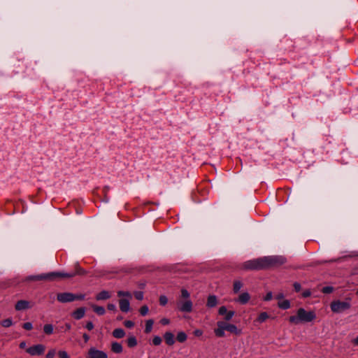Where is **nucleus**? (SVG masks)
Wrapping results in <instances>:
<instances>
[{"mask_svg":"<svg viewBox=\"0 0 358 358\" xmlns=\"http://www.w3.org/2000/svg\"><path fill=\"white\" fill-rule=\"evenodd\" d=\"M316 317L313 311H306L304 308H300L297 310V315L290 316L289 321L291 323L298 324L299 322H310Z\"/></svg>","mask_w":358,"mask_h":358,"instance_id":"obj_1","label":"nucleus"},{"mask_svg":"<svg viewBox=\"0 0 358 358\" xmlns=\"http://www.w3.org/2000/svg\"><path fill=\"white\" fill-rule=\"evenodd\" d=\"M263 260L264 269L280 266L287 262L286 258L280 255L264 257Z\"/></svg>","mask_w":358,"mask_h":358,"instance_id":"obj_2","label":"nucleus"},{"mask_svg":"<svg viewBox=\"0 0 358 358\" xmlns=\"http://www.w3.org/2000/svg\"><path fill=\"white\" fill-rule=\"evenodd\" d=\"M242 268L244 270H262L264 269L263 257L254 259L245 262Z\"/></svg>","mask_w":358,"mask_h":358,"instance_id":"obj_3","label":"nucleus"},{"mask_svg":"<svg viewBox=\"0 0 358 358\" xmlns=\"http://www.w3.org/2000/svg\"><path fill=\"white\" fill-rule=\"evenodd\" d=\"M87 274V271L81 268L78 263L75 264V271L70 273L57 272V278H73L76 275H85Z\"/></svg>","mask_w":358,"mask_h":358,"instance_id":"obj_4","label":"nucleus"},{"mask_svg":"<svg viewBox=\"0 0 358 358\" xmlns=\"http://www.w3.org/2000/svg\"><path fill=\"white\" fill-rule=\"evenodd\" d=\"M331 310L334 313H342L350 308V303L347 301H334L331 302Z\"/></svg>","mask_w":358,"mask_h":358,"instance_id":"obj_5","label":"nucleus"},{"mask_svg":"<svg viewBox=\"0 0 358 358\" xmlns=\"http://www.w3.org/2000/svg\"><path fill=\"white\" fill-rule=\"evenodd\" d=\"M28 280H45V281H54L57 279V272H50L48 273H42L40 275L29 276Z\"/></svg>","mask_w":358,"mask_h":358,"instance_id":"obj_6","label":"nucleus"},{"mask_svg":"<svg viewBox=\"0 0 358 358\" xmlns=\"http://www.w3.org/2000/svg\"><path fill=\"white\" fill-rule=\"evenodd\" d=\"M26 351L32 356L41 355L45 351V346L42 344L35 345L27 348Z\"/></svg>","mask_w":358,"mask_h":358,"instance_id":"obj_7","label":"nucleus"},{"mask_svg":"<svg viewBox=\"0 0 358 358\" xmlns=\"http://www.w3.org/2000/svg\"><path fill=\"white\" fill-rule=\"evenodd\" d=\"M57 299L61 303H69L73 301V294L71 292H62L57 294Z\"/></svg>","mask_w":358,"mask_h":358,"instance_id":"obj_8","label":"nucleus"},{"mask_svg":"<svg viewBox=\"0 0 358 358\" xmlns=\"http://www.w3.org/2000/svg\"><path fill=\"white\" fill-rule=\"evenodd\" d=\"M178 308L180 312L190 313L192 310V302L190 300L179 302L178 303Z\"/></svg>","mask_w":358,"mask_h":358,"instance_id":"obj_9","label":"nucleus"},{"mask_svg":"<svg viewBox=\"0 0 358 358\" xmlns=\"http://www.w3.org/2000/svg\"><path fill=\"white\" fill-rule=\"evenodd\" d=\"M90 358H108L106 352L101 350H96L94 348H91L88 351Z\"/></svg>","mask_w":358,"mask_h":358,"instance_id":"obj_10","label":"nucleus"},{"mask_svg":"<svg viewBox=\"0 0 358 358\" xmlns=\"http://www.w3.org/2000/svg\"><path fill=\"white\" fill-rule=\"evenodd\" d=\"M218 313L220 315H224V320L227 321L230 320L235 315V312L233 310L228 311L225 306H221L219 308Z\"/></svg>","mask_w":358,"mask_h":358,"instance_id":"obj_11","label":"nucleus"},{"mask_svg":"<svg viewBox=\"0 0 358 358\" xmlns=\"http://www.w3.org/2000/svg\"><path fill=\"white\" fill-rule=\"evenodd\" d=\"M120 309L122 312L127 313L129 310L130 304L128 299H121L119 300Z\"/></svg>","mask_w":358,"mask_h":358,"instance_id":"obj_12","label":"nucleus"},{"mask_svg":"<svg viewBox=\"0 0 358 358\" xmlns=\"http://www.w3.org/2000/svg\"><path fill=\"white\" fill-rule=\"evenodd\" d=\"M29 308V302L28 301H25V300L18 301L15 306V308L16 310H26Z\"/></svg>","mask_w":358,"mask_h":358,"instance_id":"obj_13","label":"nucleus"},{"mask_svg":"<svg viewBox=\"0 0 358 358\" xmlns=\"http://www.w3.org/2000/svg\"><path fill=\"white\" fill-rule=\"evenodd\" d=\"M85 308L81 307V308H79L76 309V310H74L72 313V316L76 320H80L85 316Z\"/></svg>","mask_w":358,"mask_h":358,"instance_id":"obj_14","label":"nucleus"},{"mask_svg":"<svg viewBox=\"0 0 358 358\" xmlns=\"http://www.w3.org/2000/svg\"><path fill=\"white\" fill-rule=\"evenodd\" d=\"M164 338L167 345H173L175 343L174 335L171 332H166L164 335Z\"/></svg>","mask_w":358,"mask_h":358,"instance_id":"obj_15","label":"nucleus"},{"mask_svg":"<svg viewBox=\"0 0 358 358\" xmlns=\"http://www.w3.org/2000/svg\"><path fill=\"white\" fill-rule=\"evenodd\" d=\"M250 299V296L248 292H243L238 296L236 301L239 302L241 304L247 303Z\"/></svg>","mask_w":358,"mask_h":358,"instance_id":"obj_16","label":"nucleus"},{"mask_svg":"<svg viewBox=\"0 0 358 358\" xmlns=\"http://www.w3.org/2000/svg\"><path fill=\"white\" fill-rule=\"evenodd\" d=\"M217 304V299L215 295H210L208 297L206 306L208 308L215 307Z\"/></svg>","mask_w":358,"mask_h":358,"instance_id":"obj_17","label":"nucleus"},{"mask_svg":"<svg viewBox=\"0 0 358 358\" xmlns=\"http://www.w3.org/2000/svg\"><path fill=\"white\" fill-rule=\"evenodd\" d=\"M110 297V293L108 291L103 290L98 293L96 296V299L98 301L100 300H106Z\"/></svg>","mask_w":358,"mask_h":358,"instance_id":"obj_18","label":"nucleus"},{"mask_svg":"<svg viewBox=\"0 0 358 358\" xmlns=\"http://www.w3.org/2000/svg\"><path fill=\"white\" fill-rule=\"evenodd\" d=\"M112 334H113V336L116 338H122L124 336L125 332H124V329H122L121 328H117V329H115L113 330Z\"/></svg>","mask_w":358,"mask_h":358,"instance_id":"obj_19","label":"nucleus"},{"mask_svg":"<svg viewBox=\"0 0 358 358\" xmlns=\"http://www.w3.org/2000/svg\"><path fill=\"white\" fill-rule=\"evenodd\" d=\"M111 350L115 353H121L122 352V346L117 342H113L111 345Z\"/></svg>","mask_w":358,"mask_h":358,"instance_id":"obj_20","label":"nucleus"},{"mask_svg":"<svg viewBox=\"0 0 358 358\" xmlns=\"http://www.w3.org/2000/svg\"><path fill=\"white\" fill-rule=\"evenodd\" d=\"M227 331L234 334L236 335H239L241 333V331L237 328L235 324H229L227 327Z\"/></svg>","mask_w":358,"mask_h":358,"instance_id":"obj_21","label":"nucleus"},{"mask_svg":"<svg viewBox=\"0 0 358 358\" xmlns=\"http://www.w3.org/2000/svg\"><path fill=\"white\" fill-rule=\"evenodd\" d=\"M92 308L94 313H96L99 315H103L105 314L106 310L105 308L103 306H99L97 305H92Z\"/></svg>","mask_w":358,"mask_h":358,"instance_id":"obj_22","label":"nucleus"},{"mask_svg":"<svg viewBox=\"0 0 358 358\" xmlns=\"http://www.w3.org/2000/svg\"><path fill=\"white\" fill-rule=\"evenodd\" d=\"M278 306L282 310H287L290 308V302L289 300L285 299L278 302Z\"/></svg>","mask_w":358,"mask_h":358,"instance_id":"obj_23","label":"nucleus"},{"mask_svg":"<svg viewBox=\"0 0 358 358\" xmlns=\"http://www.w3.org/2000/svg\"><path fill=\"white\" fill-rule=\"evenodd\" d=\"M154 320L152 319L148 320L145 322V333L148 334L152 329Z\"/></svg>","mask_w":358,"mask_h":358,"instance_id":"obj_24","label":"nucleus"},{"mask_svg":"<svg viewBox=\"0 0 358 358\" xmlns=\"http://www.w3.org/2000/svg\"><path fill=\"white\" fill-rule=\"evenodd\" d=\"M269 317L268 313L266 312L261 313L258 317L257 318V321L259 323H262L266 321Z\"/></svg>","mask_w":358,"mask_h":358,"instance_id":"obj_25","label":"nucleus"},{"mask_svg":"<svg viewBox=\"0 0 358 358\" xmlns=\"http://www.w3.org/2000/svg\"><path fill=\"white\" fill-rule=\"evenodd\" d=\"M187 338V334L184 331H180L178 333L176 339L180 343L185 342Z\"/></svg>","mask_w":358,"mask_h":358,"instance_id":"obj_26","label":"nucleus"},{"mask_svg":"<svg viewBox=\"0 0 358 358\" xmlns=\"http://www.w3.org/2000/svg\"><path fill=\"white\" fill-rule=\"evenodd\" d=\"M43 331L47 335H50L53 333V326L50 324H45L43 327Z\"/></svg>","mask_w":358,"mask_h":358,"instance_id":"obj_27","label":"nucleus"},{"mask_svg":"<svg viewBox=\"0 0 358 358\" xmlns=\"http://www.w3.org/2000/svg\"><path fill=\"white\" fill-rule=\"evenodd\" d=\"M242 287H243V283L241 281H239V280L234 281V286H233V290H234V293H238Z\"/></svg>","mask_w":358,"mask_h":358,"instance_id":"obj_28","label":"nucleus"},{"mask_svg":"<svg viewBox=\"0 0 358 358\" xmlns=\"http://www.w3.org/2000/svg\"><path fill=\"white\" fill-rule=\"evenodd\" d=\"M1 324L3 327H9L13 324V321L10 318H7L1 320Z\"/></svg>","mask_w":358,"mask_h":358,"instance_id":"obj_29","label":"nucleus"},{"mask_svg":"<svg viewBox=\"0 0 358 358\" xmlns=\"http://www.w3.org/2000/svg\"><path fill=\"white\" fill-rule=\"evenodd\" d=\"M214 332L216 336L220 338L224 337L225 336L224 331L218 327L214 330Z\"/></svg>","mask_w":358,"mask_h":358,"instance_id":"obj_30","label":"nucleus"},{"mask_svg":"<svg viewBox=\"0 0 358 358\" xmlns=\"http://www.w3.org/2000/svg\"><path fill=\"white\" fill-rule=\"evenodd\" d=\"M148 311H149V308L147 305H144L140 309H139V313L140 314L142 315V316H145L148 313Z\"/></svg>","mask_w":358,"mask_h":358,"instance_id":"obj_31","label":"nucleus"},{"mask_svg":"<svg viewBox=\"0 0 358 358\" xmlns=\"http://www.w3.org/2000/svg\"><path fill=\"white\" fill-rule=\"evenodd\" d=\"M162 338L159 336H154L152 339V344L154 345H159L162 343Z\"/></svg>","mask_w":358,"mask_h":358,"instance_id":"obj_32","label":"nucleus"},{"mask_svg":"<svg viewBox=\"0 0 358 358\" xmlns=\"http://www.w3.org/2000/svg\"><path fill=\"white\" fill-rule=\"evenodd\" d=\"M334 287L331 286H326L322 289V292L324 294H330L333 292Z\"/></svg>","mask_w":358,"mask_h":358,"instance_id":"obj_33","label":"nucleus"},{"mask_svg":"<svg viewBox=\"0 0 358 358\" xmlns=\"http://www.w3.org/2000/svg\"><path fill=\"white\" fill-rule=\"evenodd\" d=\"M168 303V299L166 296L164 295H162L160 296L159 297V304L161 306H164L165 305H166Z\"/></svg>","mask_w":358,"mask_h":358,"instance_id":"obj_34","label":"nucleus"},{"mask_svg":"<svg viewBox=\"0 0 358 358\" xmlns=\"http://www.w3.org/2000/svg\"><path fill=\"white\" fill-rule=\"evenodd\" d=\"M229 323H227L225 322H217V325L218 327L221 328L224 331H227V327L229 325Z\"/></svg>","mask_w":358,"mask_h":358,"instance_id":"obj_35","label":"nucleus"},{"mask_svg":"<svg viewBox=\"0 0 358 358\" xmlns=\"http://www.w3.org/2000/svg\"><path fill=\"white\" fill-rule=\"evenodd\" d=\"M58 357L59 358H70V357L68 355L67 352H66L64 350H59L58 352Z\"/></svg>","mask_w":358,"mask_h":358,"instance_id":"obj_36","label":"nucleus"},{"mask_svg":"<svg viewBox=\"0 0 358 358\" xmlns=\"http://www.w3.org/2000/svg\"><path fill=\"white\" fill-rule=\"evenodd\" d=\"M127 345L129 348L134 347V336H131L127 339Z\"/></svg>","mask_w":358,"mask_h":358,"instance_id":"obj_37","label":"nucleus"},{"mask_svg":"<svg viewBox=\"0 0 358 358\" xmlns=\"http://www.w3.org/2000/svg\"><path fill=\"white\" fill-rule=\"evenodd\" d=\"M55 354H56L55 350V349H51L47 353L46 358H54Z\"/></svg>","mask_w":358,"mask_h":358,"instance_id":"obj_38","label":"nucleus"},{"mask_svg":"<svg viewBox=\"0 0 358 358\" xmlns=\"http://www.w3.org/2000/svg\"><path fill=\"white\" fill-rule=\"evenodd\" d=\"M85 299V294H73V301L76 300H83Z\"/></svg>","mask_w":358,"mask_h":358,"instance_id":"obj_39","label":"nucleus"},{"mask_svg":"<svg viewBox=\"0 0 358 358\" xmlns=\"http://www.w3.org/2000/svg\"><path fill=\"white\" fill-rule=\"evenodd\" d=\"M22 327L26 330H31L33 328L32 324L31 322H25L23 324Z\"/></svg>","mask_w":358,"mask_h":358,"instance_id":"obj_40","label":"nucleus"},{"mask_svg":"<svg viewBox=\"0 0 358 358\" xmlns=\"http://www.w3.org/2000/svg\"><path fill=\"white\" fill-rule=\"evenodd\" d=\"M124 325L127 328H132L134 326V322L131 320H126L124 322Z\"/></svg>","mask_w":358,"mask_h":358,"instance_id":"obj_41","label":"nucleus"},{"mask_svg":"<svg viewBox=\"0 0 358 358\" xmlns=\"http://www.w3.org/2000/svg\"><path fill=\"white\" fill-rule=\"evenodd\" d=\"M181 296L183 298L187 299L189 297V293L188 292V291L187 289H182L181 290Z\"/></svg>","mask_w":358,"mask_h":358,"instance_id":"obj_42","label":"nucleus"},{"mask_svg":"<svg viewBox=\"0 0 358 358\" xmlns=\"http://www.w3.org/2000/svg\"><path fill=\"white\" fill-rule=\"evenodd\" d=\"M143 299V292L141 291L136 292V299L142 300Z\"/></svg>","mask_w":358,"mask_h":358,"instance_id":"obj_43","label":"nucleus"},{"mask_svg":"<svg viewBox=\"0 0 358 358\" xmlns=\"http://www.w3.org/2000/svg\"><path fill=\"white\" fill-rule=\"evenodd\" d=\"M85 328L89 331H91L94 329V324L91 321H89L86 323Z\"/></svg>","mask_w":358,"mask_h":358,"instance_id":"obj_44","label":"nucleus"},{"mask_svg":"<svg viewBox=\"0 0 358 358\" xmlns=\"http://www.w3.org/2000/svg\"><path fill=\"white\" fill-rule=\"evenodd\" d=\"M293 286H294V290L296 292H299L301 289V286L300 283H299L297 282H294Z\"/></svg>","mask_w":358,"mask_h":358,"instance_id":"obj_45","label":"nucleus"},{"mask_svg":"<svg viewBox=\"0 0 358 358\" xmlns=\"http://www.w3.org/2000/svg\"><path fill=\"white\" fill-rule=\"evenodd\" d=\"M107 308L109 310L117 311L116 306L113 303H108Z\"/></svg>","mask_w":358,"mask_h":358,"instance_id":"obj_46","label":"nucleus"},{"mask_svg":"<svg viewBox=\"0 0 358 358\" xmlns=\"http://www.w3.org/2000/svg\"><path fill=\"white\" fill-rule=\"evenodd\" d=\"M272 297H273L272 292H269L266 294V296L264 298V300L268 301L271 300Z\"/></svg>","mask_w":358,"mask_h":358,"instance_id":"obj_47","label":"nucleus"},{"mask_svg":"<svg viewBox=\"0 0 358 358\" xmlns=\"http://www.w3.org/2000/svg\"><path fill=\"white\" fill-rule=\"evenodd\" d=\"M311 294V292L309 289H306L305 290L303 293H302V296L304 297V298H307L308 296H310Z\"/></svg>","mask_w":358,"mask_h":358,"instance_id":"obj_48","label":"nucleus"},{"mask_svg":"<svg viewBox=\"0 0 358 358\" xmlns=\"http://www.w3.org/2000/svg\"><path fill=\"white\" fill-rule=\"evenodd\" d=\"M160 323L162 325H167V324H169L170 323V320L168 318H162L160 320Z\"/></svg>","mask_w":358,"mask_h":358,"instance_id":"obj_49","label":"nucleus"},{"mask_svg":"<svg viewBox=\"0 0 358 358\" xmlns=\"http://www.w3.org/2000/svg\"><path fill=\"white\" fill-rule=\"evenodd\" d=\"M203 334V331L200 329H196L194 330V334L196 336H201Z\"/></svg>","mask_w":358,"mask_h":358,"instance_id":"obj_50","label":"nucleus"},{"mask_svg":"<svg viewBox=\"0 0 358 358\" xmlns=\"http://www.w3.org/2000/svg\"><path fill=\"white\" fill-rule=\"evenodd\" d=\"M83 338L85 343H87L90 339V336L85 333L83 335Z\"/></svg>","mask_w":358,"mask_h":358,"instance_id":"obj_51","label":"nucleus"},{"mask_svg":"<svg viewBox=\"0 0 358 358\" xmlns=\"http://www.w3.org/2000/svg\"><path fill=\"white\" fill-rule=\"evenodd\" d=\"M283 298H284V294H283L282 293H279V294H278L275 296V299H278V300L282 299H283Z\"/></svg>","mask_w":358,"mask_h":358,"instance_id":"obj_52","label":"nucleus"},{"mask_svg":"<svg viewBox=\"0 0 358 358\" xmlns=\"http://www.w3.org/2000/svg\"><path fill=\"white\" fill-rule=\"evenodd\" d=\"M25 346H26V343H25V342H24V341H23V342H21V343H20V348L23 349V348H25Z\"/></svg>","mask_w":358,"mask_h":358,"instance_id":"obj_53","label":"nucleus"},{"mask_svg":"<svg viewBox=\"0 0 358 358\" xmlns=\"http://www.w3.org/2000/svg\"><path fill=\"white\" fill-rule=\"evenodd\" d=\"M117 294H118V296H122V295H129V293H128V292L124 293V292H122V291L118 292V293H117Z\"/></svg>","mask_w":358,"mask_h":358,"instance_id":"obj_54","label":"nucleus"},{"mask_svg":"<svg viewBox=\"0 0 358 358\" xmlns=\"http://www.w3.org/2000/svg\"><path fill=\"white\" fill-rule=\"evenodd\" d=\"M65 326H66V330H70V329H71V324H69V323H66Z\"/></svg>","mask_w":358,"mask_h":358,"instance_id":"obj_55","label":"nucleus"},{"mask_svg":"<svg viewBox=\"0 0 358 358\" xmlns=\"http://www.w3.org/2000/svg\"><path fill=\"white\" fill-rule=\"evenodd\" d=\"M353 343L355 345H358V336L354 339Z\"/></svg>","mask_w":358,"mask_h":358,"instance_id":"obj_56","label":"nucleus"},{"mask_svg":"<svg viewBox=\"0 0 358 358\" xmlns=\"http://www.w3.org/2000/svg\"><path fill=\"white\" fill-rule=\"evenodd\" d=\"M116 320L118 321H120V320H123V317L122 315H117Z\"/></svg>","mask_w":358,"mask_h":358,"instance_id":"obj_57","label":"nucleus"},{"mask_svg":"<svg viewBox=\"0 0 358 358\" xmlns=\"http://www.w3.org/2000/svg\"><path fill=\"white\" fill-rule=\"evenodd\" d=\"M144 286H145V284H141V285H140V287H141V288H143V287H144Z\"/></svg>","mask_w":358,"mask_h":358,"instance_id":"obj_58","label":"nucleus"},{"mask_svg":"<svg viewBox=\"0 0 358 358\" xmlns=\"http://www.w3.org/2000/svg\"><path fill=\"white\" fill-rule=\"evenodd\" d=\"M357 293H358V289H357Z\"/></svg>","mask_w":358,"mask_h":358,"instance_id":"obj_59","label":"nucleus"}]
</instances>
